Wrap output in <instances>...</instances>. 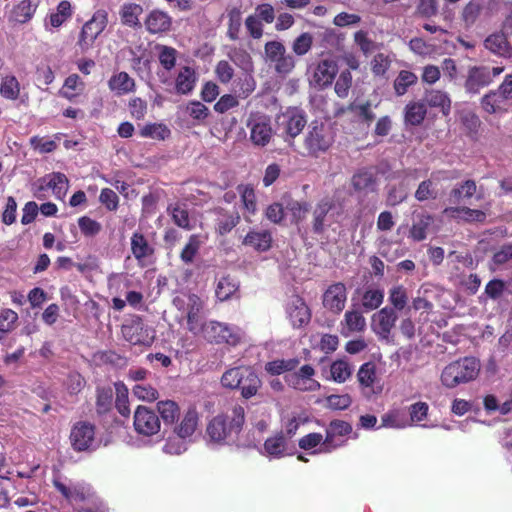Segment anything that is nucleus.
I'll use <instances>...</instances> for the list:
<instances>
[{"label": "nucleus", "instance_id": "nucleus-51", "mask_svg": "<svg viewBox=\"0 0 512 512\" xmlns=\"http://www.w3.org/2000/svg\"><path fill=\"white\" fill-rule=\"evenodd\" d=\"M388 301L391 304L390 308L395 309V311H402L408 303L407 289L400 284L393 286L389 290Z\"/></svg>", "mask_w": 512, "mask_h": 512}, {"label": "nucleus", "instance_id": "nucleus-41", "mask_svg": "<svg viewBox=\"0 0 512 512\" xmlns=\"http://www.w3.org/2000/svg\"><path fill=\"white\" fill-rule=\"evenodd\" d=\"M485 47L500 56H510L512 48L503 34H492L485 39Z\"/></svg>", "mask_w": 512, "mask_h": 512}, {"label": "nucleus", "instance_id": "nucleus-39", "mask_svg": "<svg viewBox=\"0 0 512 512\" xmlns=\"http://www.w3.org/2000/svg\"><path fill=\"white\" fill-rule=\"evenodd\" d=\"M425 102L433 108H440L444 115H448L451 109V100L446 92L430 90L425 93Z\"/></svg>", "mask_w": 512, "mask_h": 512}, {"label": "nucleus", "instance_id": "nucleus-34", "mask_svg": "<svg viewBox=\"0 0 512 512\" xmlns=\"http://www.w3.org/2000/svg\"><path fill=\"white\" fill-rule=\"evenodd\" d=\"M47 188L52 189L56 198L61 199L66 195L68 189V178L61 172H53L41 179Z\"/></svg>", "mask_w": 512, "mask_h": 512}, {"label": "nucleus", "instance_id": "nucleus-38", "mask_svg": "<svg viewBox=\"0 0 512 512\" xmlns=\"http://www.w3.org/2000/svg\"><path fill=\"white\" fill-rule=\"evenodd\" d=\"M157 411L165 425H175L176 421L179 420L180 408L175 401H159Z\"/></svg>", "mask_w": 512, "mask_h": 512}, {"label": "nucleus", "instance_id": "nucleus-17", "mask_svg": "<svg viewBox=\"0 0 512 512\" xmlns=\"http://www.w3.org/2000/svg\"><path fill=\"white\" fill-rule=\"evenodd\" d=\"M397 319V311L385 306L372 316V329L380 339L388 340Z\"/></svg>", "mask_w": 512, "mask_h": 512}, {"label": "nucleus", "instance_id": "nucleus-5", "mask_svg": "<svg viewBox=\"0 0 512 512\" xmlns=\"http://www.w3.org/2000/svg\"><path fill=\"white\" fill-rule=\"evenodd\" d=\"M334 143V138L327 127L317 122L312 123L303 140V151L299 153L304 157L318 158L326 153Z\"/></svg>", "mask_w": 512, "mask_h": 512}, {"label": "nucleus", "instance_id": "nucleus-8", "mask_svg": "<svg viewBox=\"0 0 512 512\" xmlns=\"http://www.w3.org/2000/svg\"><path fill=\"white\" fill-rule=\"evenodd\" d=\"M200 335L210 343H225L231 346H237L241 342L239 330L233 329L227 324L215 320L204 322Z\"/></svg>", "mask_w": 512, "mask_h": 512}, {"label": "nucleus", "instance_id": "nucleus-9", "mask_svg": "<svg viewBox=\"0 0 512 512\" xmlns=\"http://www.w3.org/2000/svg\"><path fill=\"white\" fill-rule=\"evenodd\" d=\"M503 67L488 66H472L468 69V73L464 82L465 91L468 94H478L481 89L489 86L494 77L503 72Z\"/></svg>", "mask_w": 512, "mask_h": 512}, {"label": "nucleus", "instance_id": "nucleus-3", "mask_svg": "<svg viewBox=\"0 0 512 512\" xmlns=\"http://www.w3.org/2000/svg\"><path fill=\"white\" fill-rule=\"evenodd\" d=\"M480 361L475 357H463L449 363L441 373V382L447 388L475 380L480 372Z\"/></svg>", "mask_w": 512, "mask_h": 512}, {"label": "nucleus", "instance_id": "nucleus-31", "mask_svg": "<svg viewBox=\"0 0 512 512\" xmlns=\"http://www.w3.org/2000/svg\"><path fill=\"white\" fill-rule=\"evenodd\" d=\"M443 214L449 218H460L465 222H479L486 220V213L479 209H472L466 206L446 207Z\"/></svg>", "mask_w": 512, "mask_h": 512}, {"label": "nucleus", "instance_id": "nucleus-28", "mask_svg": "<svg viewBox=\"0 0 512 512\" xmlns=\"http://www.w3.org/2000/svg\"><path fill=\"white\" fill-rule=\"evenodd\" d=\"M215 232L221 236L230 233L240 222V215L237 211H227L224 208H216Z\"/></svg>", "mask_w": 512, "mask_h": 512}, {"label": "nucleus", "instance_id": "nucleus-35", "mask_svg": "<svg viewBox=\"0 0 512 512\" xmlns=\"http://www.w3.org/2000/svg\"><path fill=\"white\" fill-rule=\"evenodd\" d=\"M434 222L432 215L428 213H421L417 215L416 220L410 228V237L417 242L423 241L427 237V230Z\"/></svg>", "mask_w": 512, "mask_h": 512}, {"label": "nucleus", "instance_id": "nucleus-29", "mask_svg": "<svg viewBox=\"0 0 512 512\" xmlns=\"http://www.w3.org/2000/svg\"><path fill=\"white\" fill-rule=\"evenodd\" d=\"M143 12V7L138 3H124L119 10L122 25L132 29H139L141 27L140 16Z\"/></svg>", "mask_w": 512, "mask_h": 512}, {"label": "nucleus", "instance_id": "nucleus-19", "mask_svg": "<svg viewBox=\"0 0 512 512\" xmlns=\"http://www.w3.org/2000/svg\"><path fill=\"white\" fill-rule=\"evenodd\" d=\"M286 312L293 328H302L311 321L312 313L305 300L295 296L287 305Z\"/></svg>", "mask_w": 512, "mask_h": 512}, {"label": "nucleus", "instance_id": "nucleus-55", "mask_svg": "<svg viewBox=\"0 0 512 512\" xmlns=\"http://www.w3.org/2000/svg\"><path fill=\"white\" fill-rule=\"evenodd\" d=\"M331 378L337 383H344L352 375V369L345 360H336L330 366Z\"/></svg>", "mask_w": 512, "mask_h": 512}, {"label": "nucleus", "instance_id": "nucleus-64", "mask_svg": "<svg viewBox=\"0 0 512 512\" xmlns=\"http://www.w3.org/2000/svg\"><path fill=\"white\" fill-rule=\"evenodd\" d=\"M347 109L356 112L360 120L368 125L375 119V114L371 109V103L369 101L362 104L351 103Z\"/></svg>", "mask_w": 512, "mask_h": 512}, {"label": "nucleus", "instance_id": "nucleus-26", "mask_svg": "<svg viewBox=\"0 0 512 512\" xmlns=\"http://www.w3.org/2000/svg\"><path fill=\"white\" fill-rule=\"evenodd\" d=\"M272 233L267 229L250 230L242 240L244 246L250 247L257 252H267L272 247Z\"/></svg>", "mask_w": 512, "mask_h": 512}, {"label": "nucleus", "instance_id": "nucleus-16", "mask_svg": "<svg viewBox=\"0 0 512 512\" xmlns=\"http://www.w3.org/2000/svg\"><path fill=\"white\" fill-rule=\"evenodd\" d=\"M69 438L75 451H86L94 442L95 426L87 421H79L73 425Z\"/></svg>", "mask_w": 512, "mask_h": 512}, {"label": "nucleus", "instance_id": "nucleus-27", "mask_svg": "<svg viewBox=\"0 0 512 512\" xmlns=\"http://www.w3.org/2000/svg\"><path fill=\"white\" fill-rule=\"evenodd\" d=\"M56 490L70 503H83L91 495L90 487L84 484L67 486L59 480H53Z\"/></svg>", "mask_w": 512, "mask_h": 512}, {"label": "nucleus", "instance_id": "nucleus-21", "mask_svg": "<svg viewBox=\"0 0 512 512\" xmlns=\"http://www.w3.org/2000/svg\"><path fill=\"white\" fill-rule=\"evenodd\" d=\"M480 106L482 110L488 114L502 115L508 112L512 104L498 87L482 96Z\"/></svg>", "mask_w": 512, "mask_h": 512}, {"label": "nucleus", "instance_id": "nucleus-11", "mask_svg": "<svg viewBox=\"0 0 512 512\" xmlns=\"http://www.w3.org/2000/svg\"><path fill=\"white\" fill-rule=\"evenodd\" d=\"M122 335L132 345L151 346L154 335L140 317H135L122 325Z\"/></svg>", "mask_w": 512, "mask_h": 512}, {"label": "nucleus", "instance_id": "nucleus-20", "mask_svg": "<svg viewBox=\"0 0 512 512\" xmlns=\"http://www.w3.org/2000/svg\"><path fill=\"white\" fill-rule=\"evenodd\" d=\"M315 369L311 365H303L300 369L289 375L287 381L294 388L299 391H317L320 388V383L313 378Z\"/></svg>", "mask_w": 512, "mask_h": 512}, {"label": "nucleus", "instance_id": "nucleus-24", "mask_svg": "<svg viewBox=\"0 0 512 512\" xmlns=\"http://www.w3.org/2000/svg\"><path fill=\"white\" fill-rule=\"evenodd\" d=\"M366 329V319L363 313L357 309L347 310L340 322V333L348 337L354 333H362Z\"/></svg>", "mask_w": 512, "mask_h": 512}, {"label": "nucleus", "instance_id": "nucleus-57", "mask_svg": "<svg viewBox=\"0 0 512 512\" xmlns=\"http://www.w3.org/2000/svg\"><path fill=\"white\" fill-rule=\"evenodd\" d=\"M507 291V283L499 278L491 279L485 286L484 295L486 298L497 301Z\"/></svg>", "mask_w": 512, "mask_h": 512}, {"label": "nucleus", "instance_id": "nucleus-53", "mask_svg": "<svg viewBox=\"0 0 512 512\" xmlns=\"http://www.w3.org/2000/svg\"><path fill=\"white\" fill-rule=\"evenodd\" d=\"M238 192L241 196V202L243 204L244 210L250 214L254 215L257 210L256 205V194L252 185H239L237 187Z\"/></svg>", "mask_w": 512, "mask_h": 512}, {"label": "nucleus", "instance_id": "nucleus-49", "mask_svg": "<svg viewBox=\"0 0 512 512\" xmlns=\"http://www.w3.org/2000/svg\"><path fill=\"white\" fill-rule=\"evenodd\" d=\"M384 300V291L379 288H367L361 300V305L366 311L378 309Z\"/></svg>", "mask_w": 512, "mask_h": 512}, {"label": "nucleus", "instance_id": "nucleus-36", "mask_svg": "<svg viewBox=\"0 0 512 512\" xmlns=\"http://www.w3.org/2000/svg\"><path fill=\"white\" fill-rule=\"evenodd\" d=\"M375 174L368 169H359L351 178V185L356 191H373L376 185Z\"/></svg>", "mask_w": 512, "mask_h": 512}, {"label": "nucleus", "instance_id": "nucleus-60", "mask_svg": "<svg viewBox=\"0 0 512 512\" xmlns=\"http://www.w3.org/2000/svg\"><path fill=\"white\" fill-rule=\"evenodd\" d=\"M313 45V36L309 32H303L292 43V50L297 56L307 54Z\"/></svg>", "mask_w": 512, "mask_h": 512}, {"label": "nucleus", "instance_id": "nucleus-12", "mask_svg": "<svg viewBox=\"0 0 512 512\" xmlns=\"http://www.w3.org/2000/svg\"><path fill=\"white\" fill-rule=\"evenodd\" d=\"M352 432V425L344 420H332L325 430L323 448L320 452L330 453L335 449L345 445V440H338V437H344Z\"/></svg>", "mask_w": 512, "mask_h": 512}, {"label": "nucleus", "instance_id": "nucleus-46", "mask_svg": "<svg viewBox=\"0 0 512 512\" xmlns=\"http://www.w3.org/2000/svg\"><path fill=\"white\" fill-rule=\"evenodd\" d=\"M202 244L203 240L199 234L190 235L188 242L186 243V245L184 246L180 253L181 261L185 264L193 263Z\"/></svg>", "mask_w": 512, "mask_h": 512}, {"label": "nucleus", "instance_id": "nucleus-59", "mask_svg": "<svg viewBox=\"0 0 512 512\" xmlns=\"http://www.w3.org/2000/svg\"><path fill=\"white\" fill-rule=\"evenodd\" d=\"M351 86L352 74L348 69H345L339 74L334 86V91L339 98H346Z\"/></svg>", "mask_w": 512, "mask_h": 512}, {"label": "nucleus", "instance_id": "nucleus-62", "mask_svg": "<svg viewBox=\"0 0 512 512\" xmlns=\"http://www.w3.org/2000/svg\"><path fill=\"white\" fill-rule=\"evenodd\" d=\"M391 59L384 53H377L371 60V71L374 76H385L391 66Z\"/></svg>", "mask_w": 512, "mask_h": 512}, {"label": "nucleus", "instance_id": "nucleus-48", "mask_svg": "<svg viewBox=\"0 0 512 512\" xmlns=\"http://www.w3.org/2000/svg\"><path fill=\"white\" fill-rule=\"evenodd\" d=\"M228 24H227V37L230 40L236 41L240 37L241 26H242V12L240 8L233 7L228 13Z\"/></svg>", "mask_w": 512, "mask_h": 512}, {"label": "nucleus", "instance_id": "nucleus-7", "mask_svg": "<svg viewBox=\"0 0 512 512\" xmlns=\"http://www.w3.org/2000/svg\"><path fill=\"white\" fill-rule=\"evenodd\" d=\"M280 135L289 147L294 146V139L307 124L306 114L299 108H289L278 118Z\"/></svg>", "mask_w": 512, "mask_h": 512}, {"label": "nucleus", "instance_id": "nucleus-18", "mask_svg": "<svg viewBox=\"0 0 512 512\" xmlns=\"http://www.w3.org/2000/svg\"><path fill=\"white\" fill-rule=\"evenodd\" d=\"M173 25V18L166 11L161 9L151 10L144 19L146 31L152 35H163L168 33Z\"/></svg>", "mask_w": 512, "mask_h": 512}, {"label": "nucleus", "instance_id": "nucleus-43", "mask_svg": "<svg viewBox=\"0 0 512 512\" xmlns=\"http://www.w3.org/2000/svg\"><path fill=\"white\" fill-rule=\"evenodd\" d=\"M426 114V104L423 102H410L405 107V121L410 125H420L425 119Z\"/></svg>", "mask_w": 512, "mask_h": 512}, {"label": "nucleus", "instance_id": "nucleus-47", "mask_svg": "<svg viewBox=\"0 0 512 512\" xmlns=\"http://www.w3.org/2000/svg\"><path fill=\"white\" fill-rule=\"evenodd\" d=\"M418 77L415 73L408 70H401L395 78L393 87L397 96H403L408 88L417 83Z\"/></svg>", "mask_w": 512, "mask_h": 512}, {"label": "nucleus", "instance_id": "nucleus-14", "mask_svg": "<svg viewBox=\"0 0 512 512\" xmlns=\"http://www.w3.org/2000/svg\"><path fill=\"white\" fill-rule=\"evenodd\" d=\"M134 429L138 434L152 436L160 430L158 415L150 408L138 406L134 412Z\"/></svg>", "mask_w": 512, "mask_h": 512}, {"label": "nucleus", "instance_id": "nucleus-33", "mask_svg": "<svg viewBox=\"0 0 512 512\" xmlns=\"http://www.w3.org/2000/svg\"><path fill=\"white\" fill-rule=\"evenodd\" d=\"M196 81L195 70L190 66H183L175 79V90L178 94L187 95L193 91Z\"/></svg>", "mask_w": 512, "mask_h": 512}, {"label": "nucleus", "instance_id": "nucleus-63", "mask_svg": "<svg viewBox=\"0 0 512 512\" xmlns=\"http://www.w3.org/2000/svg\"><path fill=\"white\" fill-rule=\"evenodd\" d=\"M133 395L142 401L152 402L158 399L159 393L150 384H136L132 388Z\"/></svg>", "mask_w": 512, "mask_h": 512}, {"label": "nucleus", "instance_id": "nucleus-22", "mask_svg": "<svg viewBox=\"0 0 512 512\" xmlns=\"http://www.w3.org/2000/svg\"><path fill=\"white\" fill-rule=\"evenodd\" d=\"M335 205V200L329 196L323 197L316 203L312 211V231L314 234L322 235L325 232L328 226L326 220Z\"/></svg>", "mask_w": 512, "mask_h": 512}, {"label": "nucleus", "instance_id": "nucleus-15", "mask_svg": "<svg viewBox=\"0 0 512 512\" xmlns=\"http://www.w3.org/2000/svg\"><path fill=\"white\" fill-rule=\"evenodd\" d=\"M347 288L343 282H335L327 287L322 295V304L333 314H340L346 305Z\"/></svg>", "mask_w": 512, "mask_h": 512}, {"label": "nucleus", "instance_id": "nucleus-52", "mask_svg": "<svg viewBox=\"0 0 512 512\" xmlns=\"http://www.w3.org/2000/svg\"><path fill=\"white\" fill-rule=\"evenodd\" d=\"M300 361L298 358L274 360L266 364V371L271 375H280L295 370Z\"/></svg>", "mask_w": 512, "mask_h": 512}, {"label": "nucleus", "instance_id": "nucleus-45", "mask_svg": "<svg viewBox=\"0 0 512 512\" xmlns=\"http://www.w3.org/2000/svg\"><path fill=\"white\" fill-rule=\"evenodd\" d=\"M113 405V390L111 387H97L96 389V412L98 415H105L111 411Z\"/></svg>", "mask_w": 512, "mask_h": 512}, {"label": "nucleus", "instance_id": "nucleus-1", "mask_svg": "<svg viewBox=\"0 0 512 512\" xmlns=\"http://www.w3.org/2000/svg\"><path fill=\"white\" fill-rule=\"evenodd\" d=\"M245 423V410L236 404L231 414H219L213 417L206 428L210 441L217 444H227L234 441L243 429Z\"/></svg>", "mask_w": 512, "mask_h": 512}, {"label": "nucleus", "instance_id": "nucleus-42", "mask_svg": "<svg viewBox=\"0 0 512 512\" xmlns=\"http://www.w3.org/2000/svg\"><path fill=\"white\" fill-rule=\"evenodd\" d=\"M37 7V0H22L13 8V18L15 21L24 24L33 17Z\"/></svg>", "mask_w": 512, "mask_h": 512}, {"label": "nucleus", "instance_id": "nucleus-2", "mask_svg": "<svg viewBox=\"0 0 512 512\" xmlns=\"http://www.w3.org/2000/svg\"><path fill=\"white\" fill-rule=\"evenodd\" d=\"M223 387L240 390L244 399H250L262 386L261 379L251 366L240 365L226 370L221 377Z\"/></svg>", "mask_w": 512, "mask_h": 512}, {"label": "nucleus", "instance_id": "nucleus-13", "mask_svg": "<svg viewBox=\"0 0 512 512\" xmlns=\"http://www.w3.org/2000/svg\"><path fill=\"white\" fill-rule=\"evenodd\" d=\"M357 381L362 394L370 398L382 392V385L377 376V367L374 362L363 363L357 372Z\"/></svg>", "mask_w": 512, "mask_h": 512}, {"label": "nucleus", "instance_id": "nucleus-32", "mask_svg": "<svg viewBox=\"0 0 512 512\" xmlns=\"http://www.w3.org/2000/svg\"><path fill=\"white\" fill-rule=\"evenodd\" d=\"M198 420L199 417L196 409L189 408L183 415V418L181 419L180 423L174 425L173 431L178 437L182 439L190 437L193 435L198 426Z\"/></svg>", "mask_w": 512, "mask_h": 512}, {"label": "nucleus", "instance_id": "nucleus-4", "mask_svg": "<svg viewBox=\"0 0 512 512\" xmlns=\"http://www.w3.org/2000/svg\"><path fill=\"white\" fill-rule=\"evenodd\" d=\"M172 303L177 310L186 312L187 330L195 336L200 335L205 322L202 321L204 301L197 294L187 293L174 297Z\"/></svg>", "mask_w": 512, "mask_h": 512}, {"label": "nucleus", "instance_id": "nucleus-30", "mask_svg": "<svg viewBox=\"0 0 512 512\" xmlns=\"http://www.w3.org/2000/svg\"><path fill=\"white\" fill-rule=\"evenodd\" d=\"M109 89L117 96L127 95L136 89L135 80L125 71L113 74L108 80Z\"/></svg>", "mask_w": 512, "mask_h": 512}, {"label": "nucleus", "instance_id": "nucleus-61", "mask_svg": "<svg viewBox=\"0 0 512 512\" xmlns=\"http://www.w3.org/2000/svg\"><path fill=\"white\" fill-rule=\"evenodd\" d=\"M78 226L85 237H94L102 230L101 223L88 216L80 217L78 219Z\"/></svg>", "mask_w": 512, "mask_h": 512}, {"label": "nucleus", "instance_id": "nucleus-6", "mask_svg": "<svg viewBox=\"0 0 512 512\" xmlns=\"http://www.w3.org/2000/svg\"><path fill=\"white\" fill-rule=\"evenodd\" d=\"M108 25V12L105 9H97L92 17L86 21L78 34L76 45L82 53H86L94 47L95 41L103 33Z\"/></svg>", "mask_w": 512, "mask_h": 512}, {"label": "nucleus", "instance_id": "nucleus-58", "mask_svg": "<svg viewBox=\"0 0 512 512\" xmlns=\"http://www.w3.org/2000/svg\"><path fill=\"white\" fill-rule=\"evenodd\" d=\"M158 50V59L160 64L167 71L172 70L176 64L177 50L171 46L166 45L158 46Z\"/></svg>", "mask_w": 512, "mask_h": 512}, {"label": "nucleus", "instance_id": "nucleus-37", "mask_svg": "<svg viewBox=\"0 0 512 512\" xmlns=\"http://www.w3.org/2000/svg\"><path fill=\"white\" fill-rule=\"evenodd\" d=\"M73 16V7L68 0L58 3L56 10L48 16V23L53 28H59Z\"/></svg>", "mask_w": 512, "mask_h": 512}, {"label": "nucleus", "instance_id": "nucleus-44", "mask_svg": "<svg viewBox=\"0 0 512 512\" xmlns=\"http://www.w3.org/2000/svg\"><path fill=\"white\" fill-rule=\"evenodd\" d=\"M477 190L476 182L472 179H468L455 186L449 193V200L452 203H460L462 199L471 198Z\"/></svg>", "mask_w": 512, "mask_h": 512}, {"label": "nucleus", "instance_id": "nucleus-10", "mask_svg": "<svg viewBox=\"0 0 512 512\" xmlns=\"http://www.w3.org/2000/svg\"><path fill=\"white\" fill-rule=\"evenodd\" d=\"M250 130V141L256 147L267 146L273 136L270 119L264 115H251L246 123Z\"/></svg>", "mask_w": 512, "mask_h": 512}, {"label": "nucleus", "instance_id": "nucleus-25", "mask_svg": "<svg viewBox=\"0 0 512 512\" xmlns=\"http://www.w3.org/2000/svg\"><path fill=\"white\" fill-rule=\"evenodd\" d=\"M131 253L141 266L145 265V261L155 254V248L148 242L141 232H134L130 241Z\"/></svg>", "mask_w": 512, "mask_h": 512}, {"label": "nucleus", "instance_id": "nucleus-50", "mask_svg": "<svg viewBox=\"0 0 512 512\" xmlns=\"http://www.w3.org/2000/svg\"><path fill=\"white\" fill-rule=\"evenodd\" d=\"M140 135L144 138L154 140H165L170 137V129L163 123H148L140 130Z\"/></svg>", "mask_w": 512, "mask_h": 512}, {"label": "nucleus", "instance_id": "nucleus-23", "mask_svg": "<svg viewBox=\"0 0 512 512\" xmlns=\"http://www.w3.org/2000/svg\"><path fill=\"white\" fill-rule=\"evenodd\" d=\"M338 73V64L334 59L320 60L313 73V81L316 87L325 89L332 85Z\"/></svg>", "mask_w": 512, "mask_h": 512}, {"label": "nucleus", "instance_id": "nucleus-54", "mask_svg": "<svg viewBox=\"0 0 512 512\" xmlns=\"http://www.w3.org/2000/svg\"><path fill=\"white\" fill-rule=\"evenodd\" d=\"M238 290V284L230 277H222L217 284L215 294L220 301H226Z\"/></svg>", "mask_w": 512, "mask_h": 512}, {"label": "nucleus", "instance_id": "nucleus-40", "mask_svg": "<svg viewBox=\"0 0 512 512\" xmlns=\"http://www.w3.org/2000/svg\"><path fill=\"white\" fill-rule=\"evenodd\" d=\"M286 447V437L282 431L267 438L264 442L265 452L274 458L283 457L285 455Z\"/></svg>", "mask_w": 512, "mask_h": 512}, {"label": "nucleus", "instance_id": "nucleus-56", "mask_svg": "<svg viewBox=\"0 0 512 512\" xmlns=\"http://www.w3.org/2000/svg\"><path fill=\"white\" fill-rule=\"evenodd\" d=\"M20 85L15 76H6L0 85V94L9 100H16L19 97Z\"/></svg>", "mask_w": 512, "mask_h": 512}]
</instances>
